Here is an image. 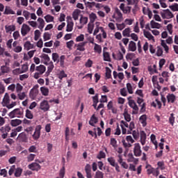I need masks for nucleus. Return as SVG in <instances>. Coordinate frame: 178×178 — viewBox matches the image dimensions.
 <instances>
[{
	"mask_svg": "<svg viewBox=\"0 0 178 178\" xmlns=\"http://www.w3.org/2000/svg\"><path fill=\"white\" fill-rule=\"evenodd\" d=\"M137 49V44L134 41L129 42V50L131 52L136 51Z\"/></svg>",
	"mask_w": 178,
	"mask_h": 178,
	"instance_id": "f3484780",
	"label": "nucleus"
},
{
	"mask_svg": "<svg viewBox=\"0 0 178 178\" xmlns=\"http://www.w3.org/2000/svg\"><path fill=\"white\" fill-rule=\"evenodd\" d=\"M122 145H123L124 148H125V149L127 151H129V148H131V147H132L131 143H130L129 142L127 143V141L124 139H122Z\"/></svg>",
	"mask_w": 178,
	"mask_h": 178,
	"instance_id": "bb28decb",
	"label": "nucleus"
},
{
	"mask_svg": "<svg viewBox=\"0 0 178 178\" xmlns=\"http://www.w3.org/2000/svg\"><path fill=\"white\" fill-rule=\"evenodd\" d=\"M140 134V143L143 145H145V143L147 141V134H145V131H141Z\"/></svg>",
	"mask_w": 178,
	"mask_h": 178,
	"instance_id": "2eb2a0df",
	"label": "nucleus"
},
{
	"mask_svg": "<svg viewBox=\"0 0 178 178\" xmlns=\"http://www.w3.org/2000/svg\"><path fill=\"white\" fill-rule=\"evenodd\" d=\"M29 169L33 171L38 172V170H41V165L38 163H32L28 165Z\"/></svg>",
	"mask_w": 178,
	"mask_h": 178,
	"instance_id": "9d476101",
	"label": "nucleus"
},
{
	"mask_svg": "<svg viewBox=\"0 0 178 178\" xmlns=\"http://www.w3.org/2000/svg\"><path fill=\"white\" fill-rule=\"evenodd\" d=\"M143 34L146 38L149 39V41H151V40H152L154 41V36L152 35V34H151V33L144 30Z\"/></svg>",
	"mask_w": 178,
	"mask_h": 178,
	"instance_id": "cd10ccee",
	"label": "nucleus"
},
{
	"mask_svg": "<svg viewBox=\"0 0 178 178\" xmlns=\"http://www.w3.org/2000/svg\"><path fill=\"white\" fill-rule=\"evenodd\" d=\"M107 161L108 162V163L111 165V166H115V165H117L118 163H116V161L115 160V159L113 157H109L107 159Z\"/></svg>",
	"mask_w": 178,
	"mask_h": 178,
	"instance_id": "37998d69",
	"label": "nucleus"
},
{
	"mask_svg": "<svg viewBox=\"0 0 178 178\" xmlns=\"http://www.w3.org/2000/svg\"><path fill=\"white\" fill-rule=\"evenodd\" d=\"M22 73H23V72L20 68H16L15 70H13V74L15 76H17V74H22Z\"/></svg>",
	"mask_w": 178,
	"mask_h": 178,
	"instance_id": "680f3d73",
	"label": "nucleus"
},
{
	"mask_svg": "<svg viewBox=\"0 0 178 178\" xmlns=\"http://www.w3.org/2000/svg\"><path fill=\"white\" fill-rule=\"evenodd\" d=\"M46 70L47 67H45V66L42 65L37 66L35 68V71L38 72V73H40V74H44Z\"/></svg>",
	"mask_w": 178,
	"mask_h": 178,
	"instance_id": "dca6fc26",
	"label": "nucleus"
},
{
	"mask_svg": "<svg viewBox=\"0 0 178 178\" xmlns=\"http://www.w3.org/2000/svg\"><path fill=\"white\" fill-rule=\"evenodd\" d=\"M123 115H124V120H126V122H130V120H131V117L130 114H129L127 109H124Z\"/></svg>",
	"mask_w": 178,
	"mask_h": 178,
	"instance_id": "c756f323",
	"label": "nucleus"
},
{
	"mask_svg": "<svg viewBox=\"0 0 178 178\" xmlns=\"http://www.w3.org/2000/svg\"><path fill=\"white\" fill-rule=\"evenodd\" d=\"M85 172L86 173L87 178H92V175L91 174V165L90 164H86L85 166Z\"/></svg>",
	"mask_w": 178,
	"mask_h": 178,
	"instance_id": "4468645a",
	"label": "nucleus"
},
{
	"mask_svg": "<svg viewBox=\"0 0 178 178\" xmlns=\"http://www.w3.org/2000/svg\"><path fill=\"white\" fill-rule=\"evenodd\" d=\"M41 129H42L41 125L36 126L35 131H34L33 134L32 135V137H33V140H35V141H37V140H38V138H40V136H41Z\"/></svg>",
	"mask_w": 178,
	"mask_h": 178,
	"instance_id": "39448f33",
	"label": "nucleus"
},
{
	"mask_svg": "<svg viewBox=\"0 0 178 178\" xmlns=\"http://www.w3.org/2000/svg\"><path fill=\"white\" fill-rule=\"evenodd\" d=\"M47 67V70L49 72H51L52 70H54V68L55 67V66L54 65V63L52 61H50L49 63H47V65H46Z\"/></svg>",
	"mask_w": 178,
	"mask_h": 178,
	"instance_id": "49530a36",
	"label": "nucleus"
},
{
	"mask_svg": "<svg viewBox=\"0 0 178 178\" xmlns=\"http://www.w3.org/2000/svg\"><path fill=\"white\" fill-rule=\"evenodd\" d=\"M35 158V154H30L27 156V161H28V162H33V161H34Z\"/></svg>",
	"mask_w": 178,
	"mask_h": 178,
	"instance_id": "052dcab7",
	"label": "nucleus"
},
{
	"mask_svg": "<svg viewBox=\"0 0 178 178\" xmlns=\"http://www.w3.org/2000/svg\"><path fill=\"white\" fill-rule=\"evenodd\" d=\"M52 59L54 62H56L57 63H59V54H58V53H53Z\"/></svg>",
	"mask_w": 178,
	"mask_h": 178,
	"instance_id": "de8ad7c7",
	"label": "nucleus"
},
{
	"mask_svg": "<svg viewBox=\"0 0 178 178\" xmlns=\"http://www.w3.org/2000/svg\"><path fill=\"white\" fill-rule=\"evenodd\" d=\"M24 112L22 108H15L9 113V116L11 119H13V118H20V116H23Z\"/></svg>",
	"mask_w": 178,
	"mask_h": 178,
	"instance_id": "f257e3e1",
	"label": "nucleus"
},
{
	"mask_svg": "<svg viewBox=\"0 0 178 178\" xmlns=\"http://www.w3.org/2000/svg\"><path fill=\"white\" fill-rule=\"evenodd\" d=\"M22 172H23V170L22 168H17L15 172V177H20V176H22Z\"/></svg>",
	"mask_w": 178,
	"mask_h": 178,
	"instance_id": "a18cd8bd",
	"label": "nucleus"
},
{
	"mask_svg": "<svg viewBox=\"0 0 178 178\" xmlns=\"http://www.w3.org/2000/svg\"><path fill=\"white\" fill-rule=\"evenodd\" d=\"M38 22L39 23L38 29H40V30H42V29L45 27V21H44V19L39 17L38 19Z\"/></svg>",
	"mask_w": 178,
	"mask_h": 178,
	"instance_id": "b1692460",
	"label": "nucleus"
},
{
	"mask_svg": "<svg viewBox=\"0 0 178 178\" xmlns=\"http://www.w3.org/2000/svg\"><path fill=\"white\" fill-rule=\"evenodd\" d=\"M3 104H5V105H8V104H9V102H10V98L9 97L8 93L5 94L4 97L3 99Z\"/></svg>",
	"mask_w": 178,
	"mask_h": 178,
	"instance_id": "4c0bfd02",
	"label": "nucleus"
},
{
	"mask_svg": "<svg viewBox=\"0 0 178 178\" xmlns=\"http://www.w3.org/2000/svg\"><path fill=\"white\" fill-rule=\"evenodd\" d=\"M130 33H131L130 28H127L122 31V35L123 37H130L131 35Z\"/></svg>",
	"mask_w": 178,
	"mask_h": 178,
	"instance_id": "c9c22d12",
	"label": "nucleus"
},
{
	"mask_svg": "<svg viewBox=\"0 0 178 178\" xmlns=\"http://www.w3.org/2000/svg\"><path fill=\"white\" fill-rule=\"evenodd\" d=\"M80 13H81V10L79 9H76L74 10V12L72 13V17L74 20H79V15H80Z\"/></svg>",
	"mask_w": 178,
	"mask_h": 178,
	"instance_id": "5701e85b",
	"label": "nucleus"
},
{
	"mask_svg": "<svg viewBox=\"0 0 178 178\" xmlns=\"http://www.w3.org/2000/svg\"><path fill=\"white\" fill-rule=\"evenodd\" d=\"M40 58H42V59H44V65H48L49 62H51V58H49V56H48V54H42V56H40Z\"/></svg>",
	"mask_w": 178,
	"mask_h": 178,
	"instance_id": "393cba45",
	"label": "nucleus"
},
{
	"mask_svg": "<svg viewBox=\"0 0 178 178\" xmlns=\"http://www.w3.org/2000/svg\"><path fill=\"white\" fill-rule=\"evenodd\" d=\"M89 19H90V23H94V22H95V20H97V14L94 13H91L89 15Z\"/></svg>",
	"mask_w": 178,
	"mask_h": 178,
	"instance_id": "72a5a7b5",
	"label": "nucleus"
},
{
	"mask_svg": "<svg viewBox=\"0 0 178 178\" xmlns=\"http://www.w3.org/2000/svg\"><path fill=\"white\" fill-rule=\"evenodd\" d=\"M44 19H45L47 23H51V22H54V17L51 15H47L44 17Z\"/></svg>",
	"mask_w": 178,
	"mask_h": 178,
	"instance_id": "8fccbe9b",
	"label": "nucleus"
},
{
	"mask_svg": "<svg viewBox=\"0 0 178 178\" xmlns=\"http://www.w3.org/2000/svg\"><path fill=\"white\" fill-rule=\"evenodd\" d=\"M40 109L44 111V112L49 111V104H48V101L44 100L40 103Z\"/></svg>",
	"mask_w": 178,
	"mask_h": 178,
	"instance_id": "f8f14e48",
	"label": "nucleus"
},
{
	"mask_svg": "<svg viewBox=\"0 0 178 178\" xmlns=\"http://www.w3.org/2000/svg\"><path fill=\"white\" fill-rule=\"evenodd\" d=\"M129 105L130 108H132V109H134V111H132V114L137 115V113H138V106H137L136 102H134V100H130L129 102Z\"/></svg>",
	"mask_w": 178,
	"mask_h": 178,
	"instance_id": "6e6552de",
	"label": "nucleus"
},
{
	"mask_svg": "<svg viewBox=\"0 0 178 178\" xmlns=\"http://www.w3.org/2000/svg\"><path fill=\"white\" fill-rule=\"evenodd\" d=\"M87 44V42H82L78 44H75L74 47L76 48V51H80V52H84L86 51V45Z\"/></svg>",
	"mask_w": 178,
	"mask_h": 178,
	"instance_id": "1a4fd4ad",
	"label": "nucleus"
},
{
	"mask_svg": "<svg viewBox=\"0 0 178 178\" xmlns=\"http://www.w3.org/2000/svg\"><path fill=\"white\" fill-rule=\"evenodd\" d=\"M79 22L81 26H84L85 24H87V23H88V17H83V15H81Z\"/></svg>",
	"mask_w": 178,
	"mask_h": 178,
	"instance_id": "7c9ffc66",
	"label": "nucleus"
},
{
	"mask_svg": "<svg viewBox=\"0 0 178 178\" xmlns=\"http://www.w3.org/2000/svg\"><path fill=\"white\" fill-rule=\"evenodd\" d=\"M31 30L30 26L26 24H23L22 27L21 29V33L22 37H26L27 35V33Z\"/></svg>",
	"mask_w": 178,
	"mask_h": 178,
	"instance_id": "9b49d317",
	"label": "nucleus"
},
{
	"mask_svg": "<svg viewBox=\"0 0 178 178\" xmlns=\"http://www.w3.org/2000/svg\"><path fill=\"white\" fill-rule=\"evenodd\" d=\"M40 92L44 97H48L49 95V89L45 86H42L40 88Z\"/></svg>",
	"mask_w": 178,
	"mask_h": 178,
	"instance_id": "6ab92c4d",
	"label": "nucleus"
},
{
	"mask_svg": "<svg viewBox=\"0 0 178 178\" xmlns=\"http://www.w3.org/2000/svg\"><path fill=\"white\" fill-rule=\"evenodd\" d=\"M10 124L11 126H13V127H16L19 124H22V120H19V119L12 120L10 121Z\"/></svg>",
	"mask_w": 178,
	"mask_h": 178,
	"instance_id": "4be33fe9",
	"label": "nucleus"
},
{
	"mask_svg": "<svg viewBox=\"0 0 178 178\" xmlns=\"http://www.w3.org/2000/svg\"><path fill=\"white\" fill-rule=\"evenodd\" d=\"M113 19H115L118 22H120L123 20V14L118 8L115 9V14L112 16Z\"/></svg>",
	"mask_w": 178,
	"mask_h": 178,
	"instance_id": "0eeeda50",
	"label": "nucleus"
},
{
	"mask_svg": "<svg viewBox=\"0 0 178 178\" xmlns=\"http://www.w3.org/2000/svg\"><path fill=\"white\" fill-rule=\"evenodd\" d=\"M22 90H23V86L20 83H17V86H16L17 92V93L22 92Z\"/></svg>",
	"mask_w": 178,
	"mask_h": 178,
	"instance_id": "774afa93",
	"label": "nucleus"
},
{
	"mask_svg": "<svg viewBox=\"0 0 178 178\" xmlns=\"http://www.w3.org/2000/svg\"><path fill=\"white\" fill-rule=\"evenodd\" d=\"M38 95V85H35L29 92V97L31 99H35Z\"/></svg>",
	"mask_w": 178,
	"mask_h": 178,
	"instance_id": "423d86ee",
	"label": "nucleus"
},
{
	"mask_svg": "<svg viewBox=\"0 0 178 178\" xmlns=\"http://www.w3.org/2000/svg\"><path fill=\"white\" fill-rule=\"evenodd\" d=\"M12 130V128L9 124H6L4 127H1L0 128V131L2 133L1 138L5 140V138H8V133Z\"/></svg>",
	"mask_w": 178,
	"mask_h": 178,
	"instance_id": "f03ea898",
	"label": "nucleus"
},
{
	"mask_svg": "<svg viewBox=\"0 0 178 178\" xmlns=\"http://www.w3.org/2000/svg\"><path fill=\"white\" fill-rule=\"evenodd\" d=\"M169 8H170V9H171V10H172V12H178V4L177 3H175L172 6H170Z\"/></svg>",
	"mask_w": 178,
	"mask_h": 178,
	"instance_id": "bf43d9fd",
	"label": "nucleus"
},
{
	"mask_svg": "<svg viewBox=\"0 0 178 178\" xmlns=\"http://www.w3.org/2000/svg\"><path fill=\"white\" fill-rule=\"evenodd\" d=\"M1 72L3 74H5L6 73H9L10 72V67L2 65L1 67Z\"/></svg>",
	"mask_w": 178,
	"mask_h": 178,
	"instance_id": "2f4dec72",
	"label": "nucleus"
},
{
	"mask_svg": "<svg viewBox=\"0 0 178 178\" xmlns=\"http://www.w3.org/2000/svg\"><path fill=\"white\" fill-rule=\"evenodd\" d=\"M97 123H98V118L97 117H95V115H92V117L90 118V120L89 121V124H90V126H95V124H97Z\"/></svg>",
	"mask_w": 178,
	"mask_h": 178,
	"instance_id": "a211bd4d",
	"label": "nucleus"
},
{
	"mask_svg": "<svg viewBox=\"0 0 178 178\" xmlns=\"http://www.w3.org/2000/svg\"><path fill=\"white\" fill-rule=\"evenodd\" d=\"M25 116L27 119H33L34 118L33 113H31V111L29 109H26Z\"/></svg>",
	"mask_w": 178,
	"mask_h": 178,
	"instance_id": "c03bdc74",
	"label": "nucleus"
},
{
	"mask_svg": "<svg viewBox=\"0 0 178 178\" xmlns=\"http://www.w3.org/2000/svg\"><path fill=\"white\" fill-rule=\"evenodd\" d=\"M95 178H104V172L100 170L96 171Z\"/></svg>",
	"mask_w": 178,
	"mask_h": 178,
	"instance_id": "3c124183",
	"label": "nucleus"
},
{
	"mask_svg": "<svg viewBox=\"0 0 178 178\" xmlns=\"http://www.w3.org/2000/svg\"><path fill=\"white\" fill-rule=\"evenodd\" d=\"M103 58L104 62H111V55L108 52L103 51Z\"/></svg>",
	"mask_w": 178,
	"mask_h": 178,
	"instance_id": "c85d7f7f",
	"label": "nucleus"
},
{
	"mask_svg": "<svg viewBox=\"0 0 178 178\" xmlns=\"http://www.w3.org/2000/svg\"><path fill=\"white\" fill-rule=\"evenodd\" d=\"M162 19H173L175 15L171 13L170 9L163 10L160 13Z\"/></svg>",
	"mask_w": 178,
	"mask_h": 178,
	"instance_id": "7ed1b4c3",
	"label": "nucleus"
},
{
	"mask_svg": "<svg viewBox=\"0 0 178 178\" xmlns=\"http://www.w3.org/2000/svg\"><path fill=\"white\" fill-rule=\"evenodd\" d=\"M106 156V154H105V152L104 151H100L99 153L97 156V159H102Z\"/></svg>",
	"mask_w": 178,
	"mask_h": 178,
	"instance_id": "864d4df0",
	"label": "nucleus"
},
{
	"mask_svg": "<svg viewBox=\"0 0 178 178\" xmlns=\"http://www.w3.org/2000/svg\"><path fill=\"white\" fill-rule=\"evenodd\" d=\"M24 49H26V51H30V49L33 48L31 46V43L29 41L26 42L24 44Z\"/></svg>",
	"mask_w": 178,
	"mask_h": 178,
	"instance_id": "09e8293b",
	"label": "nucleus"
},
{
	"mask_svg": "<svg viewBox=\"0 0 178 178\" xmlns=\"http://www.w3.org/2000/svg\"><path fill=\"white\" fill-rule=\"evenodd\" d=\"M161 45L164 48L165 52L168 54L169 52V47L165 42V40H161Z\"/></svg>",
	"mask_w": 178,
	"mask_h": 178,
	"instance_id": "5fc2aeb1",
	"label": "nucleus"
},
{
	"mask_svg": "<svg viewBox=\"0 0 178 178\" xmlns=\"http://www.w3.org/2000/svg\"><path fill=\"white\" fill-rule=\"evenodd\" d=\"M3 14L4 15H15V11H13V10L10 9V7L6 6Z\"/></svg>",
	"mask_w": 178,
	"mask_h": 178,
	"instance_id": "e433bc0d",
	"label": "nucleus"
},
{
	"mask_svg": "<svg viewBox=\"0 0 178 178\" xmlns=\"http://www.w3.org/2000/svg\"><path fill=\"white\" fill-rule=\"evenodd\" d=\"M75 41L76 42H83V41H84V35L81 34L79 36L76 38Z\"/></svg>",
	"mask_w": 178,
	"mask_h": 178,
	"instance_id": "6e6d98bb",
	"label": "nucleus"
},
{
	"mask_svg": "<svg viewBox=\"0 0 178 178\" xmlns=\"http://www.w3.org/2000/svg\"><path fill=\"white\" fill-rule=\"evenodd\" d=\"M40 35H41V32H40L39 30H35V37H34L35 41H38V38H40Z\"/></svg>",
	"mask_w": 178,
	"mask_h": 178,
	"instance_id": "13d9d810",
	"label": "nucleus"
},
{
	"mask_svg": "<svg viewBox=\"0 0 178 178\" xmlns=\"http://www.w3.org/2000/svg\"><path fill=\"white\" fill-rule=\"evenodd\" d=\"M73 26H74L73 22H67L66 31H67L68 33L70 31H73Z\"/></svg>",
	"mask_w": 178,
	"mask_h": 178,
	"instance_id": "79ce46f5",
	"label": "nucleus"
},
{
	"mask_svg": "<svg viewBox=\"0 0 178 178\" xmlns=\"http://www.w3.org/2000/svg\"><path fill=\"white\" fill-rule=\"evenodd\" d=\"M94 51H95V52L101 54L102 52V47H101V45L96 43V44H95Z\"/></svg>",
	"mask_w": 178,
	"mask_h": 178,
	"instance_id": "a19ab883",
	"label": "nucleus"
},
{
	"mask_svg": "<svg viewBox=\"0 0 178 178\" xmlns=\"http://www.w3.org/2000/svg\"><path fill=\"white\" fill-rule=\"evenodd\" d=\"M93 31H94V23L89 22L88 24V33H89V34H92Z\"/></svg>",
	"mask_w": 178,
	"mask_h": 178,
	"instance_id": "58836bf2",
	"label": "nucleus"
},
{
	"mask_svg": "<svg viewBox=\"0 0 178 178\" xmlns=\"http://www.w3.org/2000/svg\"><path fill=\"white\" fill-rule=\"evenodd\" d=\"M112 77V70L111 68L106 67V78L111 79Z\"/></svg>",
	"mask_w": 178,
	"mask_h": 178,
	"instance_id": "ea45409f",
	"label": "nucleus"
},
{
	"mask_svg": "<svg viewBox=\"0 0 178 178\" xmlns=\"http://www.w3.org/2000/svg\"><path fill=\"white\" fill-rule=\"evenodd\" d=\"M58 76L60 80H62L64 77H67V75L65 73V71H60L58 74Z\"/></svg>",
	"mask_w": 178,
	"mask_h": 178,
	"instance_id": "4d7b16f0",
	"label": "nucleus"
},
{
	"mask_svg": "<svg viewBox=\"0 0 178 178\" xmlns=\"http://www.w3.org/2000/svg\"><path fill=\"white\" fill-rule=\"evenodd\" d=\"M152 29H161V24L156 22L154 20L150 22Z\"/></svg>",
	"mask_w": 178,
	"mask_h": 178,
	"instance_id": "f704fd0d",
	"label": "nucleus"
},
{
	"mask_svg": "<svg viewBox=\"0 0 178 178\" xmlns=\"http://www.w3.org/2000/svg\"><path fill=\"white\" fill-rule=\"evenodd\" d=\"M51 38V34H49L48 32H45L43 35V39L44 41H48Z\"/></svg>",
	"mask_w": 178,
	"mask_h": 178,
	"instance_id": "69168bd1",
	"label": "nucleus"
},
{
	"mask_svg": "<svg viewBox=\"0 0 178 178\" xmlns=\"http://www.w3.org/2000/svg\"><path fill=\"white\" fill-rule=\"evenodd\" d=\"M127 88L129 94H133V86H131V83H127Z\"/></svg>",
	"mask_w": 178,
	"mask_h": 178,
	"instance_id": "e2e57ef3",
	"label": "nucleus"
},
{
	"mask_svg": "<svg viewBox=\"0 0 178 178\" xmlns=\"http://www.w3.org/2000/svg\"><path fill=\"white\" fill-rule=\"evenodd\" d=\"M175 114L171 113L169 118V123H170L172 126H174L175 124Z\"/></svg>",
	"mask_w": 178,
	"mask_h": 178,
	"instance_id": "603ef678",
	"label": "nucleus"
},
{
	"mask_svg": "<svg viewBox=\"0 0 178 178\" xmlns=\"http://www.w3.org/2000/svg\"><path fill=\"white\" fill-rule=\"evenodd\" d=\"M143 154V150H141V145L140 143H135L134 145V156H141Z\"/></svg>",
	"mask_w": 178,
	"mask_h": 178,
	"instance_id": "20e7f679",
	"label": "nucleus"
},
{
	"mask_svg": "<svg viewBox=\"0 0 178 178\" xmlns=\"http://www.w3.org/2000/svg\"><path fill=\"white\" fill-rule=\"evenodd\" d=\"M5 29L6 33H10V31H15V30H16V26L15 25H6Z\"/></svg>",
	"mask_w": 178,
	"mask_h": 178,
	"instance_id": "473e14b6",
	"label": "nucleus"
},
{
	"mask_svg": "<svg viewBox=\"0 0 178 178\" xmlns=\"http://www.w3.org/2000/svg\"><path fill=\"white\" fill-rule=\"evenodd\" d=\"M95 24H96V28L94 30L93 35H97V34L99 33V30L101 31V29H104V27L99 26V22H97L95 23Z\"/></svg>",
	"mask_w": 178,
	"mask_h": 178,
	"instance_id": "a878e982",
	"label": "nucleus"
},
{
	"mask_svg": "<svg viewBox=\"0 0 178 178\" xmlns=\"http://www.w3.org/2000/svg\"><path fill=\"white\" fill-rule=\"evenodd\" d=\"M117 29L118 30H120V31H122V30H123V29H124V27H126V24L124 23H122V24H117Z\"/></svg>",
	"mask_w": 178,
	"mask_h": 178,
	"instance_id": "338daca9",
	"label": "nucleus"
},
{
	"mask_svg": "<svg viewBox=\"0 0 178 178\" xmlns=\"http://www.w3.org/2000/svg\"><path fill=\"white\" fill-rule=\"evenodd\" d=\"M139 120L143 127L147 126V115H143L140 117Z\"/></svg>",
	"mask_w": 178,
	"mask_h": 178,
	"instance_id": "412c9836",
	"label": "nucleus"
},
{
	"mask_svg": "<svg viewBox=\"0 0 178 178\" xmlns=\"http://www.w3.org/2000/svg\"><path fill=\"white\" fill-rule=\"evenodd\" d=\"M18 140L20 143H27V141H29L27 135H26L24 132H22L18 135Z\"/></svg>",
	"mask_w": 178,
	"mask_h": 178,
	"instance_id": "ddd939ff",
	"label": "nucleus"
},
{
	"mask_svg": "<svg viewBox=\"0 0 178 178\" xmlns=\"http://www.w3.org/2000/svg\"><path fill=\"white\" fill-rule=\"evenodd\" d=\"M59 176H60V177H57L56 178H63V177H65V166H63L60 170Z\"/></svg>",
	"mask_w": 178,
	"mask_h": 178,
	"instance_id": "0e129e2a",
	"label": "nucleus"
},
{
	"mask_svg": "<svg viewBox=\"0 0 178 178\" xmlns=\"http://www.w3.org/2000/svg\"><path fill=\"white\" fill-rule=\"evenodd\" d=\"M167 101L168 102H171V104H174L176 101V96L174 94H168L167 95Z\"/></svg>",
	"mask_w": 178,
	"mask_h": 178,
	"instance_id": "aec40b11",
	"label": "nucleus"
}]
</instances>
